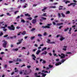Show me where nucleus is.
<instances>
[{
  "mask_svg": "<svg viewBox=\"0 0 77 77\" xmlns=\"http://www.w3.org/2000/svg\"><path fill=\"white\" fill-rule=\"evenodd\" d=\"M8 29L9 30H15V27L14 25H11L10 26H8Z\"/></svg>",
  "mask_w": 77,
  "mask_h": 77,
  "instance_id": "f257e3e1",
  "label": "nucleus"
},
{
  "mask_svg": "<svg viewBox=\"0 0 77 77\" xmlns=\"http://www.w3.org/2000/svg\"><path fill=\"white\" fill-rule=\"evenodd\" d=\"M47 9V7H43V9L42 10V11H43V12H45V10Z\"/></svg>",
  "mask_w": 77,
  "mask_h": 77,
  "instance_id": "9d476101",
  "label": "nucleus"
},
{
  "mask_svg": "<svg viewBox=\"0 0 77 77\" xmlns=\"http://www.w3.org/2000/svg\"><path fill=\"white\" fill-rule=\"evenodd\" d=\"M43 35L44 36H46L47 35V33L46 32H45L43 34Z\"/></svg>",
  "mask_w": 77,
  "mask_h": 77,
  "instance_id": "3c124183",
  "label": "nucleus"
},
{
  "mask_svg": "<svg viewBox=\"0 0 77 77\" xmlns=\"http://www.w3.org/2000/svg\"><path fill=\"white\" fill-rule=\"evenodd\" d=\"M7 15H8V16H11V15L10 14V13H8L7 14Z\"/></svg>",
  "mask_w": 77,
  "mask_h": 77,
  "instance_id": "a18cd8bd",
  "label": "nucleus"
},
{
  "mask_svg": "<svg viewBox=\"0 0 77 77\" xmlns=\"http://www.w3.org/2000/svg\"><path fill=\"white\" fill-rule=\"evenodd\" d=\"M42 28L43 29H46V28H48V24H47V26H42Z\"/></svg>",
  "mask_w": 77,
  "mask_h": 77,
  "instance_id": "423d86ee",
  "label": "nucleus"
},
{
  "mask_svg": "<svg viewBox=\"0 0 77 77\" xmlns=\"http://www.w3.org/2000/svg\"><path fill=\"white\" fill-rule=\"evenodd\" d=\"M42 63L43 64H44V63H46V61H45V60H43Z\"/></svg>",
  "mask_w": 77,
  "mask_h": 77,
  "instance_id": "de8ad7c7",
  "label": "nucleus"
},
{
  "mask_svg": "<svg viewBox=\"0 0 77 77\" xmlns=\"http://www.w3.org/2000/svg\"><path fill=\"white\" fill-rule=\"evenodd\" d=\"M23 74V72H22V70H21L19 72V74Z\"/></svg>",
  "mask_w": 77,
  "mask_h": 77,
  "instance_id": "37998d69",
  "label": "nucleus"
},
{
  "mask_svg": "<svg viewBox=\"0 0 77 77\" xmlns=\"http://www.w3.org/2000/svg\"><path fill=\"white\" fill-rule=\"evenodd\" d=\"M26 49V48L25 47H23L21 49V50H25Z\"/></svg>",
  "mask_w": 77,
  "mask_h": 77,
  "instance_id": "c9c22d12",
  "label": "nucleus"
},
{
  "mask_svg": "<svg viewBox=\"0 0 77 77\" xmlns=\"http://www.w3.org/2000/svg\"><path fill=\"white\" fill-rule=\"evenodd\" d=\"M61 15H62V17H65V14H63L62 13H61Z\"/></svg>",
  "mask_w": 77,
  "mask_h": 77,
  "instance_id": "e433bc0d",
  "label": "nucleus"
},
{
  "mask_svg": "<svg viewBox=\"0 0 77 77\" xmlns=\"http://www.w3.org/2000/svg\"><path fill=\"white\" fill-rule=\"evenodd\" d=\"M23 40V39L22 38L21 40H18V41H19V42H17V45H19V44H20L22 42V41Z\"/></svg>",
  "mask_w": 77,
  "mask_h": 77,
  "instance_id": "20e7f679",
  "label": "nucleus"
},
{
  "mask_svg": "<svg viewBox=\"0 0 77 77\" xmlns=\"http://www.w3.org/2000/svg\"><path fill=\"white\" fill-rule=\"evenodd\" d=\"M65 38L64 37H62V36L61 35L60 36V40L61 41H62L63 40V39H65Z\"/></svg>",
  "mask_w": 77,
  "mask_h": 77,
  "instance_id": "0eeeda50",
  "label": "nucleus"
},
{
  "mask_svg": "<svg viewBox=\"0 0 77 77\" xmlns=\"http://www.w3.org/2000/svg\"><path fill=\"white\" fill-rule=\"evenodd\" d=\"M25 16L26 17H30V15L28 13L25 14Z\"/></svg>",
  "mask_w": 77,
  "mask_h": 77,
  "instance_id": "a211bd4d",
  "label": "nucleus"
},
{
  "mask_svg": "<svg viewBox=\"0 0 77 77\" xmlns=\"http://www.w3.org/2000/svg\"><path fill=\"white\" fill-rule=\"evenodd\" d=\"M37 5H37V4H33V6L34 7H36V6H37Z\"/></svg>",
  "mask_w": 77,
  "mask_h": 77,
  "instance_id": "8fccbe9b",
  "label": "nucleus"
},
{
  "mask_svg": "<svg viewBox=\"0 0 77 77\" xmlns=\"http://www.w3.org/2000/svg\"><path fill=\"white\" fill-rule=\"evenodd\" d=\"M62 27H63V26H60L59 27V29H61V28H62Z\"/></svg>",
  "mask_w": 77,
  "mask_h": 77,
  "instance_id": "4d7b16f0",
  "label": "nucleus"
},
{
  "mask_svg": "<svg viewBox=\"0 0 77 77\" xmlns=\"http://www.w3.org/2000/svg\"><path fill=\"white\" fill-rule=\"evenodd\" d=\"M41 18L43 20H47V18L44 17H41Z\"/></svg>",
  "mask_w": 77,
  "mask_h": 77,
  "instance_id": "473e14b6",
  "label": "nucleus"
},
{
  "mask_svg": "<svg viewBox=\"0 0 77 77\" xmlns=\"http://www.w3.org/2000/svg\"><path fill=\"white\" fill-rule=\"evenodd\" d=\"M21 35H24L26 34V31H23L22 33H21Z\"/></svg>",
  "mask_w": 77,
  "mask_h": 77,
  "instance_id": "dca6fc26",
  "label": "nucleus"
},
{
  "mask_svg": "<svg viewBox=\"0 0 77 77\" xmlns=\"http://www.w3.org/2000/svg\"><path fill=\"white\" fill-rule=\"evenodd\" d=\"M43 68H45L46 70H47L48 69V67L45 68V67L44 66H43Z\"/></svg>",
  "mask_w": 77,
  "mask_h": 77,
  "instance_id": "ea45409f",
  "label": "nucleus"
},
{
  "mask_svg": "<svg viewBox=\"0 0 77 77\" xmlns=\"http://www.w3.org/2000/svg\"><path fill=\"white\" fill-rule=\"evenodd\" d=\"M42 72H44V73H48V72L47 71H44V70H42Z\"/></svg>",
  "mask_w": 77,
  "mask_h": 77,
  "instance_id": "5701e85b",
  "label": "nucleus"
},
{
  "mask_svg": "<svg viewBox=\"0 0 77 77\" xmlns=\"http://www.w3.org/2000/svg\"><path fill=\"white\" fill-rule=\"evenodd\" d=\"M27 67L28 68H30V67H31V66H27Z\"/></svg>",
  "mask_w": 77,
  "mask_h": 77,
  "instance_id": "680f3d73",
  "label": "nucleus"
},
{
  "mask_svg": "<svg viewBox=\"0 0 77 77\" xmlns=\"http://www.w3.org/2000/svg\"><path fill=\"white\" fill-rule=\"evenodd\" d=\"M8 35L7 34V35H5L4 36H3V37L4 38H6L7 37H8Z\"/></svg>",
  "mask_w": 77,
  "mask_h": 77,
  "instance_id": "f704fd0d",
  "label": "nucleus"
},
{
  "mask_svg": "<svg viewBox=\"0 0 77 77\" xmlns=\"http://www.w3.org/2000/svg\"><path fill=\"white\" fill-rule=\"evenodd\" d=\"M61 55H63V56L60 55V54H58V56L59 57H60L61 59H63L65 57V55L63 53L61 54Z\"/></svg>",
  "mask_w": 77,
  "mask_h": 77,
  "instance_id": "7ed1b4c3",
  "label": "nucleus"
},
{
  "mask_svg": "<svg viewBox=\"0 0 77 77\" xmlns=\"http://www.w3.org/2000/svg\"><path fill=\"white\" fill-rule=\"evenodd\" d=\"M7 64L5 65V68H7Z\"/></svg>",
  "mask_w": 77,
  "mask_h": 77,
  "instance_id": "052dcab7",
  "label": "nucleus"
},
{
  "mask_svg": "<svg viewBox=\"0 0 77 77\" xmlns=\"http://www.w3.org/2000/svg\"><path fill=\"white\" fill-rule=\"evenodd\" d=\"M34 75L35 77H38V74H37V73H34Z\"/></svg>",
  "mask_w": 77,
  "mask_h": 77,
  "instance_id": "7c9ffc66",
  "label": "nucleus"
},
{
  "mask_svg": "<svg viewBox=\"0 0 77 77\" xmlns=\"http://www.w3.org/2000/svg\"><path fill=\"white\" fill-rule=\"evenodd\" d=\"M62 63L58 62L57 63H56L55 64V66H59L60 65H61Z\"/></svg>",
  "mask_w": 77,
  "mask_h": 77,
  "instance_id": "9b49d317",
  "label": "nucleus"
},
{
  "mask_svg": "<svg viewBox=\"0 0 77 77\" xmlns=\"http://www.w3.org/2000/svg\"><path fill=\"white\" fill-rule=\"evenodd\" d=\"M63 23H57V26H60V25H62L63 24Z\"/></svg>",
  "mask_w": 77,
  "mask_h": 77,
  "instance_id": "4be33fe9",
  "label": "nucleus"
},
{
  "mask_svg": "<svg viewBox=\"0 0 77 77\" xmlns=\"http://www.w3.org/2000/svg\"><path fill=\"white\" fill-rule=\"evenodd\" d=\"M58 16L59 17V18H60V17H61V15H60V14L59 13H58Z\"/></svg>",
  "mask_w": 77,
  "mask_h": 77,
  "instance_id": "c756f323",
  "label": "nucleus"
},
{
  "mask_svg": "<svg viewBox=\"0 0 77 77\" xmlns=\"http://www.w3.org/2000/svg\"><path fill=\"white\" fill-rule=\"evenodd\" d=\"M32 57H32V59H33V60H35V59H36V56H35V55L32 54Z\"/></svg>",
  "mask_w": 77,
  "mask_h": 77,
  "instance_id": "1a4fd4ad",
  "label": "nucleus"
},
{
  "mask_svg": "<svg viewBox=\"0 0 77 77\" xmlns=\"http://www.w3.org/2000/svg\"><path fill=\"white\" fill-rule=\"evenodd\" d=\"M36 29L35 28H33L31 29V32H33L34 30H35Z\"/></svg>",
  "mask_w": 77,
  "mask_h": 77,
  "instance_id": "b1692460",
  "label": "nucleus"
},
{
  "mask_svg": "<svg viewBox=\"0 0 77 77\" xmlns=\"http://www.w3.org/2000/svg\"><path fill=\"white\" fill-rule=\"evenodd\" d=\"M0 24H2V26H4V21L0 22Z\"/></svg>",
  "mask_w": 77,
  "mask_h": 77,
  "instance_id": "a878e982",
  "label": "nucleus"
},
{
  "mask_svg": "<svg viewBox=\"0 0 77 77\" xmlns=\"http://www.w3.org/2000/svg\"><path fill=\"white\" fill-rule=\"evenodd\" d=\"M47 15V14L46 13H44L42 15V16H44L45 17H47V16L46 15Z\"/></svg>",
  "mask_w": 77,
  "mask_h": 77,
  "instance_id": "a19ab883",
  "label": "nucleus"
},
{
  "mask_svg": "<svg viewBox=\"0 0 77 77\" xmlns=\"http://www.w3.org/2000/svg\"><path fill=\"white\" fill-rule=\"evenodd\" d=\"M21 32H19L17 34V36H20V35H21Z\"/></svg>",
  "mask_w": 77,
  "mask_h": 77,
  "instance_id": "c85d7f7f",
  "label": "nucleus"
},
{
  "mask_svg": "<svg viewBox=\"0 0 77 77\" xmlns=\"http://www.w3.org/2000/svg\"><path fill=\"white\" fill-rule=\"evenodd\" d=\"M66 54H72V53H71V52H67V53H66Z\"/></svg>",
  "mask_w": 77,
  "mask_h": 77,
  "instance_id": "e2e57ef3",
  "label": "nucleus"
},
{
  "mask_svg": "<svg viewBox=\"0 0 77 77\" xmlns=\"http://www.w3.org/2000/svg\"><path fill=\"white\" fill-rule=\"evenodd\" d=\"M24 75H29L30 73H27V70H25L23 73Z\"/></svg>",
  "mask_w": 77,
  "mask_h": 77,
  "instance_id": "39448f33",
  "label": "nucleus"
},
{
  "mask_svg": "<svg viewBox=\"0 0 77 77\" xmlns=\"http://www.w3.org/2000/svg\"><path fill=\"white\" fill-rule=\"evenodd\" d=\"M3 35V33H2V32H1V33L0 34V36H1Z\"/></svg>",
  "mask_w": 77,
  "mask_h": 77,
  "instance_id": "79ce46f5",
  "label": "nucleus"
},
{
  "mask_svg": "<svg viewBox=\"0 0 77 77\" xmlns=\"http://www.w3.org/2000/svg\"><path fill=\"white\" fill-rule=\"evenodd\" d=\"M18 12H19V11H15V12H14V14L15 15H16V14H17L18 13Z\"/></svg>",
  "mask_w": 77,
  "mask_h": 77,
  "instance_id": "393cba45",
  "label": "nucleus"
},
{
  "mask_svg": "<svg viewBox=\"0 0 77 77\" xmlns=\"http://www.w3.org/2000/svg\"><path fill=\"white\" fill-rule=\"evenodd\" d=\"M35 38V36H33V37H31L30 39L31 40H33V39H34Z\"/></svg>",
  "mask_w": 77,
  "mask_h": 77,
  "instance_id": "412c9836",
  "label": "nucleus"
},
{
  "mask_svg": "<svg viewBox=\"0 0 77 77\" xmlns=\"http://www.w3.org/2000/svg\"><path fill=\"white\" fill-rule=\"evenodd\" d=\"M32 23L33 24H35L36 23V19H33L32 21Z\"/></svg>",
  "mask_w": 77,
  "mask_h": 77,
  "instance_id": "6e6552de",
  "label": "nucleus"
},
{
  "mask_svg": "<svg viewBox=\"0 0 77 77\" xmlns=\"http://www.w3.org/2000/svg\"><path fill=\"white\" fill-rule=\"evenodd\" d=\"M32 17H29V18H27L28 20H32Z\"/></svg>",
  "mask_w": 77,
  "mask_h": 77,
  "instance_id": "49530a36",
  "label": "nucleus"
},
{
  "mask_svg": "<svg viewBox=\"0 0 77 77\" xmlns=\"http://www.w3.org/2000/svg\"><path fill=\"white\" fill-rule=\"evenodd\" d=\"M41 74H42V77H45L46 75H47V74H44V73H41Z\"/></svg>",
  "mask_w": 77,
  "mask_h": 77,
  "instance_id": "f3484780",
  "label": "nucleus"
},
{
  "mask_svg": "<svg viewBox=\"0 0 77 77\" xmlns=\"http://www.w3.org/2000/svg\"><path fill=\"white\" fill-rule=\"evenodd\" d=\"M26 66V65H25V64H23V65H22V66H20V67H21V68H22V67H23V66Z\"/></svg>",
  "mask_w": 77,
  "mask_h": 77,
  "instance_id": "603ef678",
  "label": "nucleus"
},
{
  "mask_svg": "<svg viewBox=\"0 0 77 77\" xmlns=\"http://www.w3.org/2000/svg\"><path fill=\"white\" fill-rule=\"evenodd\" d=\"M11 75H14V72H13L12 73H11Z\"/></svg>",
  "mask_w": 77,
  "mask_h": 77,
  "instance_id": "0e129e2a",
  "label": "nucleus"
},
{
  "mask_svg": "<svg viewBox=\"0 0 77 77\" xmlns=\"http://www.w3.org/2000/svg\"><path fill=\"white\" fill-rule=\"evenodd\" d=\"M41 52V50H40L39 49L38 50L37 52H36V54H37V55H38V54H39V53Z\"/></svg>",
  "mask_w": 77,
  "mask_h": 77,
  "instance_id": "ddd939ff",
  "label": "nucleus"
},
{
  "mask_svg": "<svg viewBox=\"0 0 77 77\" xmlns=\"http://www.w3.org/2000/svg\"><path fill=\"white\" fill-rule=\"evenodd\" d=\"M70 14V12L69 11H66V14Z\"/></svg>",
  "mask_w": 77,
  "mask_h": 77,
  "instance_id": "2f4dec72",
  "label": "nucleus"
},
{
  "mask_svg": "<svg viewBox=\"0 0 77 77\" xmlns=\"http://www.w3.org/2000/svg\"><path fill=\"white\" fill-rule=\"evenodd\" d=\"M59 36H60V34L57 35L56 36V37H57V38H59Z\"/></svg>",
  "mask_w": 77,
  "mask_h": 77,
  "instance_id": "09e8293b",
  "label": "nucleus"
},
{
  "mask_svg": "<svg viewBox=\"0 0 77 77\" xmlns=\"http://www.w3.org/2000/svg\"><path fill=\"white\" fill-rule=\"evenodd\" d=\"M3 42H4V43L3 44V46L4 48H6V45L7 44L8 42L5 41V40H3Z\"/></svg>",
  "mask_w": 77,
  "mask_h": 77,
  "instance_id": "f03ea898",
  "label": "nucleus"
},
{
  "mask_svg": "<svg viewBox=\"0 0 77 77\" xmlns=\"http://www.w3.org/2000/svg\"><path fill=\"white\" fill-rule=\"evenodd\" d=\"M20 16H18L17 17H16V19H18V18H20Z\"/></svg>",
  "mask_w": 77,
  "mask_h": 77,
  "instance_id": "774afa93",
  "label": "nucleus"
},
{
  "mask_svg": "<svg viewBox=\"0 0 77 77\" xmlns=\"http://www.w3.org/2000/svg\"><path fill=\"white\" fill-rule=\"evenodd\" d=\"M21 56H22L21 54H20L19 55V56H18V57H21Z\"/></svg>",
  "mask_w": 77,
  "mask_h": 77,
  "instance_id": "69168bd1",
  "label": "nucleus"
},
{
  "mask_svg": "<svg viewBox=\"0 0 77 77\" xmlns=\"http://www.w3.org/2000/svg\"><path fill=\"white\" fill-rule=\"evenodd\" d=\"M18 71V70L17 69V70H15L14 71L15 72H17Z\"/></svg>",
  "mask_w": 77,
  "mask_h": 77,
  "instance_id": "864d4df0",
  "label": "nucleus"
},
{
  "mask_svg": "<svg viewBox=\"0 0 77 77\" xmlns=\"http://www.w3.org/2000/svg\"><path fill=\"white\" fill-rule=\"evenodd\" d=\"M68 30H69V28H66L64 30V32H66L67 31H68Z\"/></svg>",
  "mask_w": 77,
  "mask_h": 77,
  "instance_id": "aec40b11",
  "label": "nucleus"
},
{
  "mask_svg": "<svg viewBox=\"0 0 77 77\" xmlns=\"http://www.w3.org/2000/svg\"><path fill=\"white\" fill-rule=\"evenodd\" d=\"M51 8H56V7L55 6H54L51 7Z\"/></svg>",
  "mask_w": 77,
  "mask_h": 77,
  "instance_id": "338daca9",
  "label": "nucleus"
},
{
  "mask_svg": "<svg viewBox=\"0 0 77 77\" xmlns=\"http://www.w3.org/2000/svg\"><path fill=\"white\" fill-rule=\"evenodd\" d=\"M48 43L49 44H55V42H51L50 40L49 39L48 40Z\"/></svg>",
  "mask_w": 77,
  "mask_h": 77,
  "instance_id": "2eb2a0df",
  "label": "nucleus"
},
{
  "mask_svg": "<svg viewBox=\"0 0 77 77\" xmlns=\"http://www.w3.org/2000/svg\"><path fill=\"white\" fill-rule=\"evenodd\" d=\"M73 3H71L70 4H69V5H68V6H71V5H73Z\"/></svg>",
  "mask_w": 77,
  "mask_h": 77,
  "instance_id": "c03bdc74",
  "label": "nucleus"
},
{
  "mask_svg": "<svg viewBox=\"0 0 77 77\" xmlns=\"http://www.w3.org/2000/svg\"><path fill=\"white\" fill-rule=\"evenodd\" d=\"M66 60V59H63L61 61V62H62V63H63Z\"/></svg>",
  "mask_w": 77,
  "mask_h": 77,
  "instance_id": "cd10ccee",
  "label": "nucleus"
},
{
  "mask_svg": "<svg viewBox=\"0 0 77 77\" xmlns=\"http://www.w3.org/2000/svg\"><path fill=\"white\" fill-rule=\"evenodd\" d=\"M72 29V28H70V29L69 30V32H68V33H69V34H71V31Z\"/></svg>",
  "mask_w": 77,
  "mask_h": 77,
  "instance_id": "6ab92c4d",
  "label": "nucleus"
},
{
  "mask_svg": "<svg viewBox=\"0 0 77 77\" xmlns=\"http://www.w3.org/2000/svg\"><path fill=\"white\" fill-rule=\"evenodd\" d=\"M47 50V48L45 47L44 48H43L42 50V51H44V50Z\"/></svg>",
  "mask_w": 77,
  "mask_h": 77,
  "instance_id": "bb28decb",
  "label": "nucleus"
},
{
  "mask_svg": "<svg viewBox=\"0 0 77 77\" xmlns=\"http://www.w3.org/2000/svg\"><path fill=\"white\" fill-rule=\"evenodd\" d=\"M21 22H22V23H24L26 22L24 20H22L21 21Z\"/></svg>",
  "mask_w": 77,
  "mask_h": 77,
  "instance_id": "58836bf2",
  "label": "nucleus"
},
{
  "mask_svg": "<svg viewBox=\"0 0 77 77\" xmlns=\"http://www.w3.org/2000/svg\"><path fill=\"white\" fill-rule=\"evenodd\" d=\"M48 67H49L48 69H49V68H52L53 67V66L49 64L48 66Z\"/></svg>",
  "mask_w": 77,
  "mask_h": 77,
  "instance_id": "4468645a",
  "label": "nucleus"
},
{
  "mask_svg": "<svg viewBox=\"0 0 77 77\" xmlns=\"http://www.w3.org/2000/svg\"><path fill=\"white\" fill-rule=\"evenodd\" d=\"M37 17H38V16H34V18L35 19H36V18H37Z\"/></svg>",
  "mask_w": 77,
  "mask_h": 77,
  "instance_id": "6e6d98bb",
  "label": "nucleus"
},
{
  "mask_svg": "<svg viewBox=\"0 0 77 77\" xmlns=\"http://www.w3.org/2000/svg\"><path fill=\"white\" fill-rule=\"evenodd\" d=\"M36 50H37V49H34L32 51L35 52L36 51Z\"/></svg>",
  "mask_w": 77,
  "mask_h": 77,
  "instance_id": "5fc2aeb1",
  "label": "nucleus"
},
{
  "mask_svg": "<svg viewBox=\"0 0 77 77\" xmlns=\"http://www.w3.org/2000/svg\"><path fill=\"white\" fill-rule=\"evenodd\" d=\"M38 36L40 37L41 36H42V35L41 34H38Z\"/></svg>",
  "mask_w": 77,
  "mask_h": 77,
  "instance_id": "4c0bfd02",
  "label": "nucleus"
},
{
  "mask_svg": "<svg viewBox=\"0 0 77 77\" xmlns=\"http://www.w3.org/2000/svg\"><path fill=\"white\" fill-rule=\"evenodd\" d=\"M21 62V60L20 58H17L16 60V62Z\"/></svg>",
  "mask_w": 77,
  "mask_h": 77,
  "instance_id": "f8f14e48",
  "label": "nucleus"
},
{
  "mask_svg": "<svg viewBox=\"0 0 77 77\" xmlns=\"http://www.w3.org/2000/svg\"><path fill=\"white\" fill-rule=\"evenodd\" d=\"M16 29H20V27L19 26H17L16 27Z\"/></svg>",
  "mask_w": 77,
  "mask_h": 77,
  "instance_id": "bf43d9fd",
  "label": "nucleus"
},
{
  "mask_svg": "<svg viewBox=\"0 0 77 77\" xmlns=\"http://www.w3.org/2000/svg\"><path fill=\"white\" fill-rule=\"evenodd\" d=\"M68 3H70V2L69 1H66V2H65V3H66V4H67Z\"/></svg>",
  "mask_w": 77,
  "mask_h": 77,
  "instance_id": "72a5a7b5",
  "label": "nucleus"
},
{
  "mask_svg": "<svg viewBox=\"0 0 77 77\" xmlns=\"http://www.w3.org/2000/svg\"><path fill=\"white\" fill-rule=\"evenodd\" d=\"M14 50H15V51H18V48H16Z\"/></svg>",
  "mask_w": 77,
  "mask_h": 77,
  "instance_id": "13d9d810",
  "label": "nucleus"
}]
</instances>
